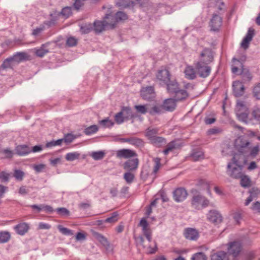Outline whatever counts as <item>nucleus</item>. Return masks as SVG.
<instances>
[{
  "label": "nucleus",
  "instance_id": "nucleus-1",
  "mask_svg": "<svg viewBox=\"0 0 260 260\" xmlns=\"http://www.w3.org/2000/svg\"><path fill=\"white\" fill-rule=\"evenodd\" d=\"M248 109L243 102L238 101L236 108V115L238 119L246 123H253L254 120H258L260 118V109L255 108L252 112V117L248 116Z\"/></svg>",
  "mask_w": 260,
  "mask_h": 260
},
{
  "label": "nucleus",
  "instance_id": "nucleus-2",
  "mask_svg": "<svg viewBox=\"0 0 260 260\" xmlns=\"http://www.w3.org/2000/svg\"><path fill=\"white\" fill-rule=\"evenodd\" d=\"M64 11L65 7L62 8L60 12L55 11L53 13L50 14V20L45 21L44 25L40 26L36 29H34L32 32V35L35 36L38 35L45 29V25L47 26V27H50L54 25L60 16L65 15Z\"/></svg>",
  "mask_w": 260,
  "mask_h": 260
},
{
  "label": "nucleus",
  "instance_id": "nucleus-3",
  "mask_svg": "<svg viewBox=\"0 0 260 260\" xmlns=\"http://www.w3.org/2000/svg\"><path fill=\"white\" fill-rule=\"evenodd\" d=\"M238 156L235 155L227 166V174L232 178H239L242 174L243 167L238 162Z\"/></svg>",
  "mask_w": 260,
  "mask_h": 260
},
{
  "label": "nucleus",
  "instance_id": "nucleus-4",
  "mask_svg": "<svg viewBox=\"0 0 260 260\" xmlns=\"http://www.w3.org/2000/svg\"><path fill=\"white\" fill-rule=\"evenodd\" d=\"M113 17L111 16L109 14H107L103 21H95L93 24V29L95 32H100L104 30L105 28H113L111 26L110 24L107 23V21L110 22V19H113Z\"/></svg>",
  "mask_w": 260,
  "mask_h": 260
},
{
  "label": "nucleus",
  "instance_id": "nucleus-5",
  "mask_svg": "<svg viewBox=\"0 0 260 260\" xmlns=\"http://www.w3.org/2000/svg\"><path fill=\"white\" fill-rule=\"evenodd\" d=\"M139 225L141 228L143 235L146 238L148 242H151L152 240V231L146 219L145 218H142Z\"/></svg>",
  "mask_w": 260,
  "mask_h": 260
},
{
  "label": "nucleus",
  "instance_id": "nucleus-6",
  "mask_svg": "<svg viewBox=\"0 0 260 260\" xmlns=\"http://www.w3.org/2000/svg\"><path fill=\"white\" fill-rule=\"evenodd\" d=\"M209 201L201 195H197L193 197L192 200V206L197 209H200L207 206Z\"/></svg>",
  "mask_w": 260,
  "mask_h": 260
},
{
  "label": "nucleus",
  "instance_id": "nucleus-7",
  "mask_svg": "<svg viewBox=\"0 0 260 260\" xmlns=\"http://www.w3.org/2000/svg\"><path fill=\"white\" fill-rule=\"evenodd\" d=\"M157 129L155 128H148L146 131V136L153 143L156 144L161 143L164 141V139L161 137L156 136Z\"/></svg>",
  "mask_w": 260,
  "mask_h": 260
},
{
  "label": "nucleus",
  "instance_id": "nucleus-8",
  "mask_svg": "<svg viewBox=\"0 0 260 260\" xmlns=\"http://www.w3.org/2000/svg\"><path fill=\"white\" fill-rule=\"evenodd\" d=\"M196 69L198 73L201 77H207L210 73L211 69L207 64L199 62L197 64Z\"/></svg>",
  "mask_w": 260,
  "mask_h": 260
},
{
  "label": "nucleus",
  "instance_id": "nucleus-9",
  "mask_svg": "<svg viewBox=\"0 0 260 260\" xmlns=\"http://www.w3.org/2000/svg\"><path fill=\"white\" fill-rule=\"evenodd\" d=\"M170 73L169 71L166 69H162L158 71L156 78L160 83L166 84L170 80Z\"/></svg>",
  "mask_w": 260,
  "mask_h": 260
},
{
  "label": "nucleus",
  "instance_id": "nucleus-10",
  "mask_svg": "<svg viewBox=\"0 0 260 260\" xmlns=\"http://www.w3.org/2000/svg\"><path fill=\"white\" fill-rule=\"evenodd\" d=\"M111 16L113 17V19H110V22L107 21V23L112 27H114V26L117 23L125 20L127 18V15L126 14L122 12H117L115 16H113L111 14H109Z\"/></svg>",
  "mask_w": 260,
  "mask_h": 260
},
{
  "label": "nucleus",
  "instance_id": "nucleus-11",
  "mask_svg": "<svg viewBox=\"0 0 260 260\" xmlns=\"http://www.w3.org/2000/svg\"><path fill=\"white\" fill-rule=\"evenodd\" d=\"M11 57L13 62L16 63H20L30 59V56L25 52H17Z\"/></svg>",
  "mask_w": 260,
  "mask_h": 260
},
{
  "label": "nucleus",
  "instance_id": "nucleus-12",
  "mask_svg": "<svg viewBox=\"0 0 260 260\" xmlns=\"http://www.w3.org/2000/svg\"><path fill=\"white\" fill-rule=\"evenodd\" d=\"M222 25L221 18L217 15L213 16L211 19L210 26L212 31H217L221 27Z\"/></svg>",
  "mask_w": 260,
  "mask_h": 260
},
{
  "label": "nucleus",
  "instance_id": "nucleus-13",
  "mask_svg": "<svg viewBox=\"0 0 260 260\" xmlns=\"http://www.w3.org/2000/svg\"><path fill=\"white\" fill-rule=\"evenodd\" d=\"M250 143L245 137H239L236 139L235 141V147L239 151H242L244 148H246Z\"/></svg>",
  "mask_w": 260,
  "mask_h": 260
},
{
  "label": "nucleus",
  "instance_id": "nucleus-14",
  "mask_svg": "<svg viewBox=\"0 0 260 260\" xmlns=\"http://www.w3.org/2000/svg\"><path fill=\"white\" fill-rule=\"evenodd\" d=\"M208 219L212 222L218 223L221 222L222 217L221 214L216 210H211L207 215Z\"/></svg>",
  "mask_w": 260,
  "mask_h": 260
},
{
  "label": "nucleus",
  "instance_id": "nucleus-15",
  "mask_svg": "<svg viewBox=\"0 0 260 260\" xmlns=\"http://www.w3.org/2000/svg\"><path fill=\"white\" fill-rule=\"evenodd\" d=\"M184 236L189 240H196L199 237L198 231L192 228H187L184 230Z\"/></svg>",
  "mask_w": 260,
  "mask_h": 260
},
{
  "label": "nucleus",
  "instance_id": "nucleus-16",
  "mask_svg": "<svg viewBox=\"0 0 260 260\" xmlns=\"http://www.w3.org/2000/svg\"><path fill=\"white\" fill-rule=\"evenodd\" d=\"M232 71L233 73L239 75L244 72L243 64L241 61L234 58L232 64Z\"/></svg>",
  "mask_w": 260,
  "mask_h": 260
},
{
  "label": "nucleus",
  "instance_id": "nucleus-17",
  "mask_svg": "<svg viewBox=\"0 0 260 260\" xmlns=\"http://www.w3.org/2000/svg\"><path fill=\"white\" fill-rule=\"evenodd\" d=\"M50 45V42H47L44 44H42L39 48H34V52L37 56L42 57L46 53L49 52V46Z\"/></svg>",
  "mask_w": 260,
  "mask_h": 260
},
{
  "label": "nucleus",
  "instance_id": "nucleus-18",
  "mask_svg": "<svg viewBox=\"0 0 260 260\" xmlns=\"http://www.w3.org/2000/svg\"><path fill=\"white\" fill-rule=\"evenodd\" d=\"M94 238L100 242L106 249L108 252H112L113 249L110 247L107 239L101 234L95 233L94 234Z\"/></svg>",
  "mask_w": 260,
  "mask_h": 260
},
{
  "label": "nucleus",
  "instance_id": "nucleus-19",
  "mask_svg": "<svg viewBox=\"0 0 260 260\" xmlns=\"http://www.w3.org/2000/svg\"><path fill=\"white\" fill-rule=\"evenodd\" d=\"M228 249L230 254L236 256L241 251V246L239 242L236 241L230 243Z\"/></svg>",
  "mask_w": 260,
  "mask_h": 260
},
{
  "label": "nucleus",
  "instance_id": "nucleus-20",
  "mask_svg": "<svg viewBox=\"0 0 260 260\" xmlns=\"http://www.w3.org/2000/svg\"><path fill=\"white\" fill-rule=\"evenodd\" d=\"M187 195V192L184 189L178 188L174 191L173 197L176 201L181 202L186 199Z\"/></svg>",
  "mask_w": 260,
  "mask_h": 260
},
{
  "label": "nucleus",
  "instance_id": "nucleus-21",
  "mask_svg": "<svg viewBox=\"0 0 260 260\" xmlns=\"http://www.w3.org/2000/svg\"><path fill=\"white\" fill-rule=\"evenodd\" d=\"M213 58L212 53L209 49H205L201 54L200 61L207 64L211 62Z\"/></svg>",
  "mask_w": 260,
  "mask_h": 260
},
{
  "label": "nucleus",
  "instance_id": "nucleus-22",
  "mask_svg": "<svg viewBox=\"0 0 260 260\" xmlns=\"http://www.w3.org/2000/svg\"><path fill=\"white\" fill-rule=\"evenodd\" d=\"M254 35V30L249 28L247 31L246 36L244 38L241 43V47L244 49H246L249 46V42L251 41Z\"/></svg>",
  "mask_w": 260,
  "mask_h": 260
},
{
  "label": "nucleus",
  "instance_id": "nucleus-23",
  "mask_svg": "<svg viewBox=\"0 0 260 260\" xmlns=\"http://www.w3.org/2000/svg\"><path fill=\"white\" fill-rule=\"evenodd\" d=\"M176 107V101L173 99H168L165 100L162 105L164 110L167 111H173Z\"/></svg>",
  "mask_w": 260,
  "mask_h": 260
},
{
  "label": "nucleus",
  "instance_id": "nucleus-24",
  "mask_svg": "<svg viewBox=\"0 0 260 260\" xmlns=\"http://www.w3.org/2000/svg\"><path fill=\"white\" fill-rule=\"evenodd\" d=\"M141 96L145 100H149L154 96V89L152 87L143 88L141 90Z\"/></svg>",
  "mask_w": 260,
  "mask_h": 260
},
{
  "label": "nucleus",
  "instance_id": "nucleus-25",
  "mask_svg": "<svg viewBox=\"0 0 260 260\" xmlns=\"http://www.w3.org/2000/svg\"><path fill=\"white\" fill-rule=\"evenodd\" d=\"M233 86L234 93L236 96H240L243 94L244 87L241 82L235 81Z\"/></svg>",
  "mask_w": 260,
  "mask_h": 260
},
{
  "label": "nucleus",
  "instance_id": "nucleus-26",
  "mask_svg": "<svg viewBox=\"0 0 260 260\" xmlns=\"http://www.w3.org/2000/svg\"><path fill=\"white\" fill-rule=\"evenodd\" d=\"M117 156L119 158H128L136 156L134 151L129 149H121L117 151Z\"/></svg>",
  "mask_w": 260,
  "mask_h": 260
},
{
  "label": "nucleus",
  "instance_id": "nucleus-27",
  "mask_svg": "<svg viewBox=\"0 0 260 260\" xmlns=\"http://www.w3.org/2000/svg\"><path fill=\"white\" fill-rule=\"evenodd\" d=\"M14 229L17 234L23 236L27 232L29 225L27 223L23 222L17 224Z\"/></svg>",
  "mask_w": 260,
  "mask_h": 260
},
{
  "label": "nucleus",
  "instance_id": "nucleus-28",
  "mask_svg": "<svg viewBox=\"0 0 260 260\" xmlns=\"http://www.w3.org/2000/svg\"><path fill=\"white\" fill-rule=\"evenodd\" d=\"M15 150L16 153L20 156L27 155L31 152V148L26 145L17 146L15 148Z\"/></svg>",
  "mask_w": 260,
  "mask_h": 260
},
{
  "label": "nucleus",
  "instance_id": "nucleus-29",
  "mask_svg": "<svg viewBox=\"0 0 260 260\" xmlns=\"http://www.w3.org/2000/svg\"><path fill=\"white\" fill-rule=\"evenodd\" d=\"M138 165V160L137 158L128 160L125 162L123 168L126 170L132 171L137 168Z\"/></svg>",
  "mask_w": 260,
  "mask_h": 260
},
{
  "label": "nucleus",
  "instance_id": "nucleus-30",
  "mask_svg": "<svg viewBox=\"0 0 260 260\" xmlns=\"http://www.w3.org/2000/svg\"><path fill=\"white\" fill-rule=\"evenodd\" d=\"M168 91L172 94H175L180 88L178 83L176 81L168 82L167 84Z\"/></svg>",
  "mask_w": 260,
  "mask_h": 260
},
{
  "label": "nucleus",
  "instance_id": "nucleus-31",
  "mask_svg": "<svg viewBox=\"0 0 260 260\" xmlns=\"http://www.w3.org/2000/svg\"><path fill=\"white\" fill-rule=\"evenodd\" d=\"M185 77L188 79H193L196 78V74L193 68L191 66H187L184 70Z\"/></svg>",
  "mask_w": 260,
  "mask_h": 260
},
{
  "label": "nucleus",
  "instance_id": "nucleus-32",
  "mask_svg": "<svg viewBox=\"0 0 260 260\" xmlns=\"http://www.w3.org/2000/svg\"><path fill=\"white\" fill-rule=\"evenodd\" d=\"M239 178H240V183L242 187L247 188L250 186L251 180L248 176L242 174Z\"/></svg>",
  "mask_w": 260,
  "mask_h": 260
},
{
  "label": "nucleus",
  "instance_id": "nucleus-33",
  "mask_svg": "<svg viewBox=\"0 0 260 260\" xmlns=\"http://www.w3.org/2000/svg\"><path fill=\"white\" fill-rule=\"evenodd\" d=\"M137 112L142 114H145L147 112L149 113L150 105H138L135 106Z\"/></svg>",
  "mask_w": 260,
  "mask_h": 260
},
{
  "label": "nucleus",
  "instance_id": "nucleus-34",
  "mask_svg": "<svg viewBox=\"0 0 260 260\" xmlns=\"http://www.w3.org/2000/svg\"><path fill=\"white\" fill-rule=\"evenodd\" d=\"M191 158L193 161H198L204 158V153L201 150L193 151L191 154Z\"/></svg>",
  "mask_w": 260,
  "mask_h": 260
},
{
  "label": "nucleus",
  "instance_id": "nucleus-35",
  "mask_svg": "<svg viewBox=\"0 0 260 260\" xmlns=\"http://www.w3.org/2000/svg\"><path fill=\"white\" fill-rule=\"evenodd\" d=\"M11 239V234L9 232L2 231L0 232V243L8 242Z\"/></svg>",
  "mask_w": 260,
  "mask_h": 260
},
{
  "label": "nucleus",
  "instance_id": "nucleus-36",
  "mask_svg": "<svg viewBox=\"0 0 260 260\" xmlns=\"http://www.w3.org/2000/svg\"><path fill=\"white\" fill-rule=\"evenodd\" d=\"M127 111H128V109H122V111L117 113L115 116V120L118 124H120L122 123L124 121V119H126L122 114H124Z\"/></svg>",
  "mask_w": 260,
  "mask_h": 260
},
{
  "label": "nucleus",
  "instance_id": "nucleus-37",
  "mask_svg": "<svg viewBox=\"0 0 260 260\" xmlns=\"http://www.w3.org/2000/svg\"><path fill=\"white\" fill-rule=\"evenodd\" d=\"M13 63L14 62L12 57H8L3 61L0 68L4 70H6L7 69H12L13 66Z\"/></svg>",
  "mask_w": 260,
  "mask_h": 260
},
{
  "label": "nucleus",
  "instance_id": "nucleus-38",
  "mask_svg": "<svg viewBox=\"0 0 260 260\" xmlns=\"http://www.w3.org/2000/svg\"><path fill=\"white\" fill-rule=\"evenodd\" d=\"M175 95L176 98V100L177 101H180L185 99L188 96V94L185 90L180 89V88L176 92Z\"/></svg>",
  "mask_w": 260,
  "mask_h": 260
},
{
  "label": "nucleus",
  "instance_id": "nucleus-39",
  "mask_svg": "<svg viewBox=\"0 0 260 260\" xmlns=\"http://www.w3.org/2000/svg\"><path fill=\"white\" fill-rule=\"evenodd\" d=\"M211 260H226V254L223 251L214 253L211 256Z\"/></svg>",
  "mask_w": 260,
  "mask_h": 260
},
{
  "label": "nucleus",
  "instance_id": "nucleus-40",
  "mask_svg": "<svg viewBox=\"0 0 260 260\" xmlns=\"http://www.w3.org/2000/svg\"><path fill=\"white\" fill-rule=\"evenodd\" d=\"M65 141V137L57 140H52L50 142H47L46 144V147L47 148H51L53 146H59L61 145V143L63 141Z\"/></svg>",
  "mask_w": 260,
  "mask_h": 260
},
{
  "label": "nucleus",
  "instance_id": "nucleus-41",
  "mask_svg": "<svg viewBox=\"0 0 260 260\" xmlns=\"http://www.w3.org/2000/svg\"><path fill=\"white\" fill-rule=\"evenodd\" d=\"M100 125L104 128H109L114 125V122L109 118H106L99 121Z\"/></svg>",
  "mask_w": 260,
  "mask_h": 260
},
{
  "label": "nucleus",
  "instance_id": "nucleus-42",
  "mask_svg": "<svg viewBox=\"0 0 260 260\" xmlns=\"http://www.w3.org/2000/svg\"><path fill=\"white\" fill-rule=\"evenodd\" d=\"M80 154L78 152L68 153L66 154V160L74 161L79 158Z\"/></svg>",
  "mask_w": 260,
  "mask_h": 260
},
{
  "label": "nucleus",
  "instance_id": "nucleus-43",
  "mask_svg": "<svg viewBox=\"0 0 260 260\" xmlns=\"http://www.w3.org/2000/svg\"><path fill=\"white\" fill-rule=\"evenodd\" d=\"M93 29V24L91 23H85L81 26V30L83 34H87Z\"/></svg>",
  "mask_w": 260,
  "mask_h": 260
},
{
  "label": "nucleus",
  "instance_id": "nucleus-44",
  "mask_svg": "<svg viewBox=\"0 0 260 260\" xmlns=\"http://www.w3.org/2000/svg\"><path fill=\"white\" fill-rule=\"evenodd\" d=\"M162 110L164 109L162 107V106H159L157 105H154L153 106H151L150 105L149 113L151 114H158L161 113Z\"/></svg>",
  "mask_w": 260,
  "mask_h": 260
},
{
  "label": "nucleus",
  "instance_id": "nucleus-45",
  "mask_svg": "<svg viewBox=\"0 0 260 260\" xmlns=\"http://www.w3.org/2000/svg\"><path fill=\"white\" fill-rule=\"evenodd\" d=\"M98 131V127L96 125H92L87 127L84 130L86 135H90L96 133Z\"/></svg>",
  "mask_w": 260,
  "mask_h": 260
},
{
  "label": "nucleus",
  "instance_id": "nucleus-46",
  "mask_svg": "<svg viewBox=\"0 0 260 260\" xmlns=\"http://www.w3.org/2000/svg\"><path fill=\"white\" fill-rule=\"evenodd\" d=\"M105 155V152L103 151H95L92 152L91 156L94 160L102 159Z\"/></svg>",
  "mask_w": 260,
  "mask_h": 260
},
{
  "label": "nucleus",
  "instance_id": "nucleus-47",
  "mask_svg": "<svg viewBox=\"0 0 260 260\" xmlns=\"http://www.w3.org/2000/svg\"><path fill=\"white\" fill-rule=\"evenodd\" d=\"M191 260H207L206 256L203 252H198L192 255Z\"/></svg>",
  "mask_w": 260,
  "mask_h": 260
},
{
  "label": "nucleus",
  "instance_id": "nucleus-48",
  "mask_svg": "<svg viewBox=\"0 0 260 260\" xmlns=\"http://www.w3.org/2000/svg\"><path fill=\"white\" fill-rule=\"evenodd\" d=\"M78 40L76 38L70 37L66 40V46L73 47L77 44Z\"/></svg>",
  "mask_w": 260,
  "mask_h": 260
},
{
  "label": "nucleus",
  "instance_id": "nucleus-49",
  "mask_svg": "<svg viewBox=\"0 0 260 260\" xmlns=\"http://www.w3.org/2000/svg\"><path fill=\"white\" fill-rule=\"evenodd\" d=\"M24 174L23 171L19 170H16L14 171L13 176L17 180L21 181L23 179Z\"/></svg>",
  "mask_w": 260,
  "mask_h": 260
},
{
  "label": "nucleus",
  "instance_id": "nucleus-50",
  "mask_svg": "<svg viewBox=\"0 0 260 260\" xmlns=\"http://www.w3.org/2000/svg\"><path fill=\"white\" fill-rule=\"evenodd\" d=\"M260 148L258 145L252 147L250 149L249 155L254 157H255L258 153Z\"/></svg>",
  "mask_w": 260,
  "mask_h": 260
},
{
  "label": "nucleus",
  "instance_id": "nucleus-51",
  "mask_svg": "<svg viewBox=\"0 0 260 260\" xmlns=\"http://www.w3.org/2000/svg\"><path fill=\"white\" fill-rule=\"evenodd\" d=\"M177 148L176 145L174 142H172L168 144L167 148L164 151V153L167 155L169 153L173 152L175 149Z\"/></svg>",
  "mask_w": 260,
  "mask_h": 260
},
{
  "label": "nucleus",
  "instance_id": "nucleus-52",
  "mask_svg": "<svg viewBox=\"0 0 260 260\" xmlns=\"http://www.w3.org/2000/svg\"><path fill=\"white\" fill-rule=\"evenodd\" d=\"M124 178L127 183H130L132 182L134 179V175L129 172H127L124 174Z\"/></svg>",
  "mask_w": 260,
  "mask_h": 260
},
{
  "label": "nucleus",
  "instance_id": "nucleus-53",
  "mask_svg": "<svg viewBox=\"0 0 260 260\" xmlns=\"http://www.w3.org/2000/svg\"><path fill=\"white\" fill-rule=\"evenodd\" d=\"M254 96L257 99H260V84L256 85L253 90Z\"/></svg>",
  "mask_w": 260,
  "mask_h": 260
},
{
  "label": "nucleus",
  "instance_id": "nucleus-54",
  "mask_svg": "<svg viewBox=\"0 0 260 260\" xmlns=\"http://www.w3.org/2000/svg\"><path fill=\"white\" fill-rule=\"evenodd\" d=\"M251 210L255 213H260V202L254 203L251 207Z\"/></svg>",
  "mask_w": 260,
  "mask_h": 260
},
{
  "label": "nucleus",
  "instance_id": "nucleus-55",
  "mask_svg": "<svg viewBox=\"0 0 260 260\" xmlns=\"http://www.w3.org/2000/svg\"><path fill=\"white\" fill-rule=\"evenodd\" d=\"M45 167L46 166L44 164H39L34 165L33 168L37 173H40L43 171Z\"/></svg>",
  "mask_w": 260,
  "mask_h": 260
},
{
  "label": "nucleus",
  "instance_id": "nucleus-56",
  "mask_svg": "<svg viewBox=\"0 0 260 260\" xmlns=\"http://www.w3.org/2000/svg\"><path fill=\"white\" fill-rule=\"evenodd\" d=\"M9 179V174L5 172H2L0 173V179L2 182H7Z\"/></svg>",
  "mask_w": 260,
  "mask_h": 260
},
{
  "label": "nucleus",
  "instance_id": "nucleus-57",
  "mask_svg": "<svg viewBox=\"0 0 260 260\" xmlns=\"http://www.w3.org/2000/svg\"><path fill=\"white\" fill-rule=\"evenodd\" d=\"M2 153H4L6 154V156L7 158H11L13 155V151L11 150L9 148H7L4 150H2Z\"/></svg>",
  "mask_w": 260,
  "mask_h": 260
},
{
  "label": "nucleus",
  "instance_id": "nucleus-58",
  "mask_svg": "<svg viewBox=\"0 0 260 260\" xmlns=\"http://www.w3.org/2000/svg\"><path fill=\"white\" fill-rule=\"evenodd\" d=\"M160 160L158 158H155L154 159V162H155V166L153 170V172L154 173H156L158 170L160 168Z\"/></svg>",
  "mask_w": 260,
  "mask_h": 260
},
{
  "label": "nucleus",
  "instance_id": "nucleus-59",
  "mask_svg": "<svg viewBox=\"0 0 260 260\" xmlns=\"http://www.w3.org/2000/svg\"><path fill=\"white\" fill-rule=\"evenodd\" d=\"M233 218L237 224H239L241 220V214L239 212H235L233 214Z\"/></svg>",
  "mask_w": 260,
  "mask_h": 260
},
{
  "label": "nucleus",
  "instance_id": "nucleus-60",
  "mask_svg": "<svg viewBox=\"0 0 260 260\" xmlns=\"http://www.w3.org/2000/svg\"><path fill=\"white\" fill-rule=\"evenodd\" d=\"M77 138L76 136L72 134H68L66 135V144L72 142Z\"/></svg>",
  "mask_w": 260,
  "mask_h": 260
},
{
  "label": "nucleus",
  "instance_id": "nucleus-61",
  "mask_svg": "<svg viewBox=\"0 0 260 260\" xmlns=\"http://www.w3.org/2000/svg\"><path fill=\"white\" fill-rule=\"evenodd\" d=\"M29 192V189L25 186H21L19 189V193L21 195H25Z\"/></svg>",
  "mask_w": 260,
  "mask_h": 260
},
{
  "label": "nucleus",
  "instance_id": "nucleus-62",
  "mask_svg": "<svg viewBox=\"0 0 260 260\" xmlns=\"http://www.w3.org/2000/svg\"><path fill=\"white\" fill-rule=\"evenodd\" d=\"M42 210H44L47 213H52L53 211V209L51 206L43 204H42Z\"/></svg>",
  "mask_w": 260,
  "mask_h": 260
},
{
  "label": "nucleus",
  "instance_id": "nucleus-63",
  "mask_svg": "<svg viewBox=\"0 0 260 260\" xmlns=\"http://www.w3.org/2000/svg\"><path fill=\"white\" fill-rule=\"evenodd\" d=\"M117 220V215L113 214L111 217L107 218L105 219V222H115Z\"/></svg>",
  "mask_w": 260,
  "mask_h": 260
},
{
  "label": "nucleus",
  "instance_id": "nucleus-64",
  "mask_svg": "<svg viewBox=\"0 0 260 260\" xmlns=\"http://www.w3.org/2000/svg\"><path fill=\"white\" fill-rule=\"evenodd\" d=\"M83 5V0H76L74 4V7L78 10Z\"/></svg>",
  "mask_w": 260,
  "mask_h": 260
}]
</instances>
